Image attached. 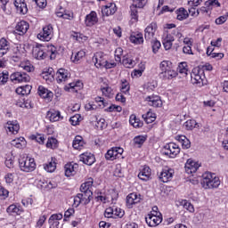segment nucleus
I'll use <instances>...</instances> for the list:
<instances>
[{
    "mask_svg": "<svg viewBox=\"0 0 228 228\" xmlns=\"http://www.w3.org/2000/svg\"><path fill=\"white\" fill-rule=\"evenodd\" d=\"M32 54L36 60H45L49 57L50 60H55L58 54L56 46L48 45L46 47L43 45H37L33 48Z\"/></svg>",
    "mask_w": 228,
    "mask_h": 228,
    "instance_id": "nucleus-1",
    "label": "nucleus"
},
{
    "mask_svg": "<svg viewBox=\"0 0 228 228\" xmlns=\"http://www.w3.org/2000/svg\"><path fill=\"white\" fill-rule=\"evenodd\" d=\"M177 38L178 42H182L183 40V33L181 29L175 28L173 30H166L162 36V44L166 51H170L172 49V45H174V42Z\"/></svg>",
    "mask_w": 228,
    "mask_h": 228,
    "instance_id": "nucleus-2",
    "label": "nucleus"
},
{
    "mask_svg": "<svg viewBox=\"0 0 228 228\" xmlns=\"http://www.w3.org/2000/svg\"><path fill=\"white\" fill-rule=\"evenodd\" d=\"M220 183V178L215 173L206 172L202 175L201 186L205 190L218 188Z\"/></svg>",
    "mask_w": 228,
    "mask_h": 228,
    "instance_id": "nucleus-3",
    "label": "nucleus"
},
{
    "mask_svg": "<svg viewBox=\"0 0 228 228\" xmlns=\"http://www.w3.org/2000/svg\"><path fill=\"white\" fill-rule=\"evenodd\" d=\"M93 61L96 69H113L117 67V63L109 62L105 54L101 52H98L94 55Z\"/></svg>",
    "mask_w": 228,
    "mask_h": 228,
    "instance_id": "nucleus-4",
    "label": "nucleus"
},
{
    "mask_svg": "<svg viewBox=\"0 0 228 228\" xmlns=\"http://www.w3.org/2000/svg\"><path fill=\"white\" fill-rule=\"evenodd\" d=\"M206 77L204 76V71L199 69L198 68L193 69L191 73V82L195 86L202 88L206 85Z\"/></svg>",
    "mask_w": 228,
    "mask_h": 228,
    "instance_id": "nucleus-5",
    "label": "nucleus"
},
{
    "mask_svg": "<svg viewBox=\"0 0 228 228\" xmlns=\"http://www.w3.org/2000/svg\"><path fill=\"white\" fill-rule=\"evenodd\" d=\"M20 168L22 172H33L37 168L35 159L23 156L19 159Z\"/></svg>",
    "mask_w": 228,
    "mask_h": 228,
    "instance_id": "nucleus-6",
    "label": "nucleus"
},
{
    "mask_svg": "<svg viewBox=\"0 0 228 228\" xmlns=\"http://www.w3.org/2000/svg\"><path fill=\"white\" fill-rule=\"evenodd\" d=\"M145 220L149 227H158L163 222V216L161 213L153 211L146 216Z\"/></svg>",
    "mask_w": 228,
    "mask_h": 228,
    "instance_id": "nucleus-7",
    "label": "nucleus"
},
{
    "mask_svg": "<svg viewBox=\"0 0 228 228\" xmlns=\"http://www.w3.org/2000/svg\"><path fill=\"white\" fill-rule=\"evenodd\" d=\"M53 37H54V28L51 24L43 27L42 31L37 34L38 40L42 42H50Z\"/></svg>",
    "mask_w": 228,
    "mask_h": 228,
    "instance_id": "nucleus-8",
    "label": "nucleus"
},
{
    "mask_svg": "<svg viewBox=\"0 0 228 228\" xmlns=\"http://www.w3.org/2000/svg\"><path fill=\"white\" fill-rule=\"evenodd\" d=\"M181 152V148L175 142H169L166 144L162 150V153L168 158H176Z\"/></svg>",
    "mask_w": 228,
    "mask_h": 228,
    "instance_id": "nucleus-9",
    "label": "nucleus"
},
{
    "mask_svg": "<svg viewBox=\"0 0 228 228\" xmlns=\"http://www.w3.org/2000/svg\"><path fill=\"white\" fill-rule=\"evenodd\" d=\"M118 199V192L115 189H110L103 195L97 197V200L103 204H108L109 202H113Z\"/></svg>",
    "mask_w": 228,
    "mask_h": 228,
    "instance_id": "nucleus-10",
    "label": "nucleus"
},
{
    "mask_svg": "<svg viewBox=\"0 0 228 228\" xmlns=\"http://www.w3.org/2000/svg\"><path fill=\"white\" fill-rule=\"evenodd\" d=\"M156 31H158V23L153 21L150 23L144 29L145 40L147 41L154 40V37L156 36Z\"/></svg>",
    "mask_w": 228,
    "mask_h": 228,
    "instance_id": "nucleus-11",
    "label": "nucleus"
},
{
    "mask_svg": "<svg viewBox=\"0 0 228 228\" xmlns=\"http://www.w3.org/2000/svg\"><path fill=\"white\" fill-rule=\"evenodd\" d=\"M122 154H124V149L121 147H113L106 152L105 158L110 161H114L117 158H121Z\"/></svg>",
    "mask_w": 228,
    "mask_h": 228,
    "instance_id": "nucleus-12",
    "label": "nucleus"
},
{
    "mask_svg": "<svg viewBox=\"0 0 228 228\" xmlns=\"http://www.w3.org/2000/svg\"><path fill=\"white\" fill-rule=\"evenodd\" d=\"M117 12V4L110 0L105 5L102 7V14L103 17H110V15H114Z\"/></svg>",
    "mask_w": 228,
    "mask_h": 228,
    "instance_id": "nucleus-13",
    "label": "nucleus"
},
{
    "mask_svg": "<svg viewBox=\"0 0 228 228\" xmlns=\"http://www.w3.org/2000/svg\"><path fill=\"white\" fill-rule=\"evenodd\" d=\"M142 202V195L137 194L136 192H132L126 196V208L128 209L133 208L136 204Z\"/></svg>",
    "mask_w": 228,
    "mask_h": 228,
    "instance_id": "nucleus-14",
    "label": "nucleus"
},
{
    "mask_svg": "<svg viewBox=\"0 0 228 228\" xmlns=\"http://www.w3.org/2000/svg\"><path fill=\"white\" fill-rule=\"evenodd\" d=\"M92 186H94V178H88L87 181L80 186V191L88 199L92 197V190H90Z\"/></svg>",
    "mask_w": 228,
    "mask_h": 228,
    "instance_id": "nucleus-15",
    "label": "nucleus"
},
{
    "mask_svg": "<svg viewBox=\"0 0 228 228\" xmlns=\"http://www.w3.org/2000/svg\"><path fill=\"white\" fill-rule=\"evenodd\" d=\"M10 77L12 83H28L30 80V77L25 72L12 73Z\"/></svg>",
    "mask_w": 228,
    "mask_h": 228,
    "instance_id": "nucleus-16",
    "label": "nucleus"
},
{
    "mask_svg": "<svg viewBox=\"0 0 228 228\" xmlns=\"http://www.w3.org/2000/svg\"><path fill=\"white\" fill-rule=\"evenodd\" d=\"M98 22L99 17H97V12L95 11H92L85 18V25L86 28H93V26H95Z\"/></svg>",
    "mask_w": 228,
    "mask_h": 228,
    "instance_id": "nucleus-17",
    "label": "nucleus"
},
{
    "mask_svg": "<svg viewBox=\"0 0 228 228\" xmlns=\"http://www.w3.org/2000/svg\"><path fill=\"white\" fill-rule=\"evenodd\" d=\"M200 167V164H199V162L191 159H187L185 163L186 174H195V172H197V170H199Z\"/></svg>",
    "mask_w": 228,
    "mask_h": 228,
    "instance_id": "nucleus-18",
    "label": "nucleus"
},
{
    "mask_svg": "<svg viewBox=\"0 0 228 228\" xmlns=\"http://www.w3.org/2000/svg\"><path fill=\"white\" fill-rule=\"evenodd\" d=\"M145 101L149 106H152L153 108H161L163 106V102L159 95H149L145 98Z\"/></svg>",
    "mask_w": 228,
    "mask_h": 228,
    "instance_id": "nucleus-19",
    "label": "nucleus"
},
{
    "mask_svg": "<svg viewBox=\"0 0 228 228\" xmlns=\"http://www.w3.org/2000/svg\"><path fill=\"white\" fill-rule=\"evenodd\" d=\"M172 177H174V169L172 168H164L159 175V179L161 183H168L172 181Z\"/></svg>",
    "mask_w": 228,
    "mask_h": 228,
    "instance_id": "nucleus-20",
    "label": "nucleus"
},
{
    "mask_svg": "<svg viewBox=\"0 0 228 228\" xmlns=\"http://www.w3.org/2000/svg\"><path fill=\"white\" fill-rule=\"evenodd\" d=\"M70 79V72L65 69H60L56 72V81L57 83H65Z\"/></svg>",
    "mask_w": 228,
    "mask_h": 228,
    "instance_id": "nucleus-21",
    "label": "nucleus"
},
{
    "mask_svg": "<svg viewBox=\"0 0 228 228\" xmlns=\"http://www.w3.org/2000/svg\"><path fill=\"white\" fill-rule=\"evenodd\" d=\"M55 13L57 17L64 19L66 20H72L74 19V12L70 11H66L61 6L56 9Z\"/></svg>",
    "mask_w": 228,
    "mask_h": 228,
    "instance_id": "nucleus-22",
    "label": "nucleus"
},
{
    "mask_svg": "<svg viewBox=\"0 0 228 228\" xmlns=\"http://www.w3.org/2000/svg\"><path fill=\"white\" fill-rule=\"evenodd\" d=\"M37 186L41 190H53V188L58 186V183L54 181L41 179L37 181Z\"/></svg>",
    "mask_w": 228,
    "mask_h": 228,
    "instance_id": "nucleus-23",
    "label": "nucleus"
},
{
    "mask_svg": "<svg viewBox=\"0 0 228 228\" xmlns=\"http://www.w3.org/2000/svg\"><path fill=\"white\" fill-rule=\"evenodd\" d=\"M79 160L85 165L92 167L95 163V156L91 152H85L79 156Z\"/></svg>",
    "mask_w": 228,
    "mask_h": 228,
    "instance_id": "nucleus-24",
    "label": "nucleus"
},
{
    "mask_svg": "<svg viewBox=\"0 0 228 228\" xmlns=\"http://www.w3.org/2000/svg\"><path fill=\"white\" fill-rule=\"evenodd\" d=\"M63 219L62 214H53L48 219L49 228H59L60 220Z\"/></svg>",
    "mask_w": 228,
    "mask_h": 228,
    "instance_id": "nucleus-25",
    "label": "nucleus"
},
{
    "mask_svg": "<svg viewBox=\"0 0 228 228\" xmlns=\"http://www.w3.org/2000/svg\"><path fill=\"white\" fill-rule=\"evenodd\" d=\"M28 29H29V23L26 20H20L16 24L15 33L20 36L26 35Z\"/></svg>",
    "mask_w": 228,
    "mask_h": 228,
    "instance_id": "nucleus-26",
    "label": "nucleus"
},
{
    "mask_svg": "<svg viewBox=\"0 0 228 228\" xmlns=\"http://www.w3.org/2000/svg\"><path fill=\"white\" fill-rule=\"evenodd\" d=\"M83 88V82L77 80L76 82L69 83L64 86L66 92H79Z\"/></svg>",
    "mask_w": 228,
    "mask_h": 228,
    "instance_id": "nucleus-27",
    "label": "nucleus"
},
{
    "mask_svg": "<svg viewBox=\"0 0 228 228\" xmlns=\"http://www.w3.org/2000/svg\"><path fill=\"white\" fill-rule=\"evenodd\" d=\"M46 115L50 122H60L61 120H63V116H61L60 110H49Z\"/></svg>",
    "mask_w": 228,
    "mask_h": 228,
    "instance_id": "nucleus-28",
    "label": "nucleus"
},
{
    "mask_svg": "<svg viewBox=\"0 0 228 228\" xmlns=\"http://www.w3.org/2000/svg\"><path fill=\"white\" fill-rule=\"evenodd\" d=\"M14 6L18 13H20L21 15H26L28 13V5L24 0H15Z\"/></svg>",
    "mask_w": 228,
    "mask_h": 228,
    "instance_id": "nucleus-29",
    "label": "nucleus"
},
{
    "mask_svg": "<svg viewBox=\"0 0 228 228\" xmlns=\"http://www.w3.org/2000/svg\"><path fill=\"white\" fill-rule=\"evenodd\" d=\"M78 167L79 166H77V164H76V163L66 164L64 167L66 177H70L72 175H76Z\"/></svg>",
    "mask_w": 228,
    "mask_h": 228,
    "instance_id": "nucleus-30",
    "label": "nucleus"
},
{
    "mask_svg": "<svg viewBox=\"0 0 228 228\" xmlns=\"http://www.w3.org/2000/svg\"><path fill=\"white\" fill-rule=\"evenodd\" d=\"M5 129L12 134H17V133H19V129H20V126H19V122L16 120L8 121L5 125Z\"/></svg>",
    "mask_w": 228,
    "mask_h": 228,
    "instance_id": "nucleus-31",
    "label": "nucleus"
},
{
    "mask_svg": "<svg viewBox=\"0 0 228 228\" xmlns=\"http://www.w3.org/2000/svg\"><path fill=\"white\" fill-rule=\"evenodd\" d=\"M151 174L152 171L151 170V167L144 166L139 172L138 177L141 179V181H149V179H151Z\"/></svg>",
    "mask_w": 228,
    "mask_h": 228,
    "instance_id": "nucleus-32",
    "label": "nucleus"
},
{
    "mask_svg": "<svg viewBox=\"0 0 228 228\" xmlns=\"http://www.w3.org/2000/svg\"><path fill=\"white\" fill-rule=\"evenodd\" d=\"M160 79H164L167 81V79H174V77H177V71L172 68L171 69H167L166 71L159 73Z\"/></svg>",
    "mask_w": 228,
    "mask_h": 228,
    "instance_id": "nucleus-33",
    "label": "nucleus"
},
{
    "mask_svg": "<svg viewBox=\"0 0 228 228\" xmlns=\"http://www.w3.org/2000/svg\"><path fill=\"white\" fill-rule=\"evenodd\" d=\"M130 42L135 45L143 44V34L140 32H134L130 36Z\"/></svg>",
    "mask_w": 228,
    "mask_h": 228,
    "instance_id": "nucleus-34",
    "label": "nucleus"
},
{
    "mask_svg": "<svg viewBox=\"0 0 228 228\" xmlns=\"http://www.w3.org/2000/svg\"><path fill=\"white\" fill-rule=\"evenodd\" d=\"M8 51H10V42L5 38L0 39V58H3L4 54H7Z\"/></svg>",
    "mask_w": 228,
    "mask_h": 228,
    "instance_id": "nucleus-35",
    "label": "nucleus"
},
{
    "mask_svg": "<svg viewBox=\"0 0 228 228\" xmlns=\"http://www.w3.org/2000/svg\"><path fill=\"white\" fill-rule=\"evenodd\" d=\"M176 206H182L183 209L189 211V213H195V208L187 200H180L176 202Z\"/></svg>",
    "mask_w": 228,
    "mask_h": 228,
    "instance_id": "nucleus-36",
    "label": "nucleus"
},
{
    "mask_svg": "<svg viewBox=\"0 0 228 228\" xmlns=\"http://www.w3.org/2000/svg\"><path fill=\"white\" fill-rule=\"evenodd\" d=\"M90 202V198L86 196L83 193H78L75 198H74V205L76 207L79 206V204H88Z\"/></svg>",
    "mask_w": 228,
    "mask_h": 228,
    "instance_id": "nucleus-37",
    "label": "nucleus"
},
{
    "mask_svg": "<svg viewBox=\"0 0 228 228\" xmlns=\"http://www.w3.org/2000/svg\"><path fill=\"white\" fill-rule=\"evenodd\" d=\"M175 140L181 143L183 149H190V147H191L190 139L185 135H176Z\"/></svg>",
    "mask_w": 228,
    "mask_h": 228,
    "instance_id": "nucleus-38",
    "label": "nucleus"
},
{
    "mask_svg": "<svg viewBox=\"0 0 228 228\" xmlns=\"http://www.w3.org/2000/svg\"><path fill=\"white\" fill-rule=\"evenodd\" d=\"M38 94L40 97H42L43 99H48V100H51V98L53 95V92L49 91V89L45 88L43 86H38Z\"/></svg>",
    "mask_w": 228,
    "mask_h": 228,
    "instance_id": "nucleus-39",
    "label": "nucleus"
},
{
    "mask_svg": "<svg viewBox=\"0 0 228 228\" xmlns=\"http://www.w3.org/2000/svg\"><path fill=\"white\" fill-rule=\"evenodd\" d=\"M11 144L12 147H16V149H24L27 145V142L24 137H17L12 141Z\"/></svg>",
    "mask_w": 228,
    "mask_h": 228,
    "instance_id": "nucleus-40",
    "label": "nucleus"
},
{
    "mask_svg": "<svg viewBox=\"0 0 228 228\" xmlns=\"http://www.w3.org/2000/svg\"><path fill=\"white\" fill-rule=\"evenodd\" d=\"M122 63L126 69H133L136 62L133 60V57L129 54L123 56Z\"/></svg>",
    "mask_w": 228,
    "mask_h": 228,
    "instance_id": "nucleus-41",
    "label": "nucleus"
},
{
    "mask_svg": "<svg viewBox=\"0 0 228 228\" xmlns=\"http://www.w3.org/2000/svg\"><path fill=\"white\" fill-rule=\"evenodd\" d=\"M73 149L76 151H81L85 148V141H83V138L80 135H77L75 139L73 140Z\"/></svg>",
    "mask_w": 228,
    "mask_h": 228,
    "instance_id": "nucleus-42",
    "label": "nucleus"
},
{
    "mask_svg": "<svg viewBox=\"0 0 228 228\" xmlns=\"http://www.w3.org/2000/svg\"><path fill=\"white\" fill-rule=\"evenodd\" d=\"M22 53H24V50H22V46H20V45H16L12 47V58H14V61L20 60Z\"/></svg>",
    "mask_w": 228,
    "mask_h": 228,
    "instance_id": "nucleus-43",
    "label": "nucleus"
},
{
    "mask_svg": "<svg viewBox=\"0 0 228 228\" xmlns=\"http://www.w3.org/2000/svg\"><path fill=\"white\" fill-rule=\"evenodd\" d=\"M44 169L45 172H49L50 174L54 172V170H56V159L52 158L51 160L44 165Z\"/></svg>",
    "mask_w": 228,
    "mask_h": 228,
    "instance_id": "nucleus-44",
    "label": "nucleus"
},
{
    "mask_svg": "<svg viewBox=\"0 0 228 228\" xmlns=\"http://www.w3.org/2000/svg\"><path fill=\"white\" fill-rule=\"evenodd\" d=\"M18 95H29L31 94V86L26 85L16 88Z\"/></svg>",
    "mask_w": 228,
    "mask_h": 228,
    "instance_id": "nucleus-45",
    "label": "nucleus"
},
{
    "mask_svg": "<svg viewBox=\"0 0 228 228\" xmlns=\"http://www.w3.org/2000/svg\"><path fill=\"white\" fill-rule=\"evenodd\" d=\"M41 76L47 83H52L54 79V70L53 68H50L48 71H44Z\"/></svg>",
    "mask_w": 228,
    "mask_h": 228,
    "instance_id": "nucleus-46",
    "label": "nucleus"
},
{
    "mask_svg": "<svg viewBox=\"0 0 228 228\" xmlns=\"http://www.w3.org/2000/svg\"><path fill=\"white\" fill-rule=\"evenodd\" d=\"M138 8L130 5V22L136 24L138 22Z\"/></svg>",
    "mask_w": 228,
    "mask_h": 228,
    "instance_id": "nucleus-47",
    "label": "nucleus"
},
{
    "mask_svg": "<svg viewBox=\"0 0 228 228\" xmlns=\"http://www.w3.org/2000/svg\"><path fill=\"white\" fill-rule=\"evenodd\" d=\"M142 118L145 121L146 124H152L154 120H156V113L149 110L147 113L142 114Z\"/></svg>",
    "mask_w": 228,
    "mask_h": 228,
    "instance_id": "nucleus-48",
    "label": "nucleus"
},
{
    "mask_svg": "<svg viewBox=\"0 0 228 228\" xmlns=\"http://www.w3.org/2000/svg\"><path fill=\"white\" fill-rule=\"evenodd\" d=\"M176 13V19L177 20H185L187 17H189L188 11L184 8H179L178 10L175 11Z\"/></svg>",
    "mask_w": 228,
    "mask_h": 228,
    "instance_id": "nucleus-49",
    "label": "nucleus"
},
{
    "mask_svg": "<svg viewBox=\"0 0 228 228\" xmlns=\"http://www.w3.org/2000/svg\"><path fill=\"white\" fill-rule=\"evenodd\" d=\"M160 72H165L174 69V64L170 61H162L159 64Z\"/></svg>",
    "mask_w": 228,
    "mask_h": 228,
    "instance_id": "nucleus-50",
    "label": "nucleus"
},
{
    "mask_svg": "<svg viewBox=\"0 0 228 228\" xmlns=\"http://www.w3.org/2000/svg\"><path fill=\"white\" fill-rule=\"evenodd\" d=\"M130 125L133 126V127H142L143 126V123L140 120V118H136V115L132 114L130 116L129 119Z\"/></svg>",
    "mask_w": 228,
    "mask_h": 228,
    "instance_id": "nucleus-51",
    "label": "nucleus"
},
{
    "mask_svg": "<svg viewBox=\"0 0 228 228\" xmlns=\"http://www.w3.org/2000/svg\"><path fill=\"white\" fill-rule=\"evenodd\" d=\"M147 141V135H137L134 138V143L136 147H142Z\"/></svg>",
    "mask_w": 228,
    "mask_h": 228,
    "instance_id": "nucleus-52",
    "label": "nucleus"
},
{
    "mask_svg": "<svg viewBox=\"0 0 228 228\" xmlns=\"http://www.w3.org/2000/svg\"><path fill=\"white\" fill-rule=\"evenodd\" d=\"M177 70L183 77H186L188 76V64H186V62H181L178 65Z\"/></svg>",
    "mask_w": 228,
    "mask_h": 228,
    "instance_id": "nucleus-53",
    "label": "nucleus"
},
{
    "mask_svg": "<svg viewBox=\"0 0 228 228\" xmlns=\"http://www.w3.org/2000/svg\"><path fill=\"white\" fill-rule=\"evenodd\" d=\"M86 54V53H85V51L80 50L79 52L71 55V61H73V63H77L80 60H82V58H85Z\"/></svg>",
    "mask_w": 228,
    "mask_h": 228,
    "instance_id": "nucleus-54",
    "label": "nucleus"
},
{
    "mask_svg": "<svg viewBox=\"0 0 228 228\" xmlns=\"http://www.w3.org/2000/svg\"><path fill=\"white\" fill-rule=\"evenodd\" d=\"M7 213H9V215H20L22 210H20V208L17 205L12 204L7 208Z\"/></svg>",
    "mask_w": 228,
    "mask_h": 228,
    "instance_id": "nucleus-55",
    "label": "nucleus"
},
{
    "mask_svg": "<svg viewBox=\"0 0 228 228\" xmlns=\"http://www.w3.org/2000/svg\"><path fill=\"white\" fill-rule=\"evenodd\" d=\"M130 89L131 86H129V82H127L126 79H121L120 92H122V94H129Z\"/></svg>",
    "mask_w": 228,
    "mask_h": 228,
    "instance_id": "nucleus-56",
    "label": "nucleus"
},
{
    "mask_svg": "<svg viewBox=\"0 0 228 228\" xmlns=\"http://www.w3.org/2000/svg\"><path fill=\"white\" fill-rule=\"evenodd\" d=\"M184 126L188 131H191L195 127H199V123L195 119H189L184 123Z\"/></svg>",
    "mask_w": 228,
    "mask_h": 228,
    "instance_id": "nucleus-57",
    "label": "nucleus"
},
{
    "mask_svg": "<svg viewBox=\"0 0 228 228\" xmlns=\"http://www.w3.org/2000/svg\"><path fill=\"white\" fill-rule=\"evenodd\" d=\"M47 149H56L58 147V140L54 137H49L46 142Z\"/></svg>",
    "mask_w": 228,
    "mask_h": 228,
    "instance_id": "nucleus-58",
    "label": "nucleus"
},
{
    "mask_svg": "<svg viewBox=\"0 0 228 228\" xmlns=\"http://www.w3.org/2000/svg\"><path fill=\"white\" fill-rule=\"evenodd\" d=\"M124 54V50L122 49V47H118L115 50V61H117V63H120V61H122V55Z\"/></svg>",
    "mask_w": 228,
    "mask_h": 228,
    "instance_id": "nucleus-59",
    "label": "nucleus"
},
{
    "mask_svg": "<svg viewBox=\"0 0 228 228\" xmlns=\"http://www.w3.org/2000/svg\"><path fill=\"white\" fill-rule=\"evenodd\" d=\"M102 94L103 95H105V97H109L110 99V97H113V89L110 86H105V87H102Z\"/></svg>",
    "mask_w": 228,
    "mask_h": 228,
    "instance_id": "nucleus-60",
    "label": "nucleus"
},
{
    "mask_svg": "<svg viewBox=\"0 0 228 228\" xmlns=\"http://www.w3.org/2000/svg\"><path fill=\"white\" fill-rule=\"evenodd\" d=\"M124 216V210L118 207L113 206V218H122Z\"/></svg>",
    "mask_w": 228,
    "mask_h": 228,
    "instance_id": "nucleus-61",
    "label": "nucleus"
},
{
    "mask_svg": "<svg viewBox=\"0 0 228 228\" xmlns=\"http://www.w3.org/2000/svg\"><path fill=\"white\" fill-rule=\"evenodd\" d=\"M97 129H105V127L108 126L106 124V119L100 118H96V124H95Z\"/></svg>",
    "mask_w": 228,
    "mask_h": 228,
    "instance_id": "nucleus-62",
    "label": "nucleus"
},
{
    "mask_svg": "<svg viewBox=\"0 0 228 228\" xmlns=\"http://www.w3.org/2000/svg\"><path fill=\"white\" fill-rule=\"evenodd\" d=\"M69 122H70L71 126H78L79 123L81 122V115L77 114V115L72 116L69 118Z\"/></svg>",
    "mask_w": 228,
    "mask_h": 228,
    "instance_id": "nucleus-63",
    "label": "nucleus"
},
{
    "mask_svg": "<svg viewBox=\"0 0 228 228\" xmlns=\"http://www.w3.org/2000/svg\"><path fill=\"white\" fill-rule=\"evenodd\" d=\"M147 4V0H133V4L130 6H134V8H143Z\"/></svg>",
    "mask_w": 228,
    "mask_h": 228,
    "instance_id": "nucleus-64",
    "label": "nucleus"
}]
</instances>
